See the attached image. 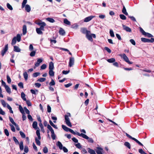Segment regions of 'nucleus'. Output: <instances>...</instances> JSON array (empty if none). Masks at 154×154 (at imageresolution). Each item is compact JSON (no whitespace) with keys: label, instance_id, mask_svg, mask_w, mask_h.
Returning a JSON list of instances; mask_svg holds the SVG:
<instances>
[{"label":"nucleus","instance_id":"2","mask_svg":"<svg viewBox=\"0 0 154 154\" xmlns=\"http://www.w3.org/2000/svg\"><path fill=\"white\" fill-rule=\"evenodd\" d=\"M36 134L38 136V138L36 137L35 138V141L37 145L38 146L40 145V142L39 140L41 139V137L40 136V133L39 130H37L36 131Z\"/></svg>","mask_w":154,"mask_h":154},{"label":"nucleus","instance_id":"39","mask_svg":"<svg viewBox=\"0 0 154 154\" xmlns=\"http://www.w3.org/2000/svg\"><path fill=\"white\" fill-rule=\"evenodd\" d=\"M23 75L25 80H27L28 79V75L27 72H25L23 73Z\"/></svg>","mask_w":154,"mask_h":154},{"label":"nucleus","instance_id":"6","mask_svg":"<svg viewBox=\"0 0 154 154\" xmlns=\"http://www.w3.org/2000/svg\"><path fill=\"white\" fill-rule=\"evenodd\" d=\"M119 56L122 58L127 63L129 64H132L133 63L132 62H130L128 58L126 56L125 54H120Z\"/></svg>","mask_w":154,"mask_h":154},{"label":"nucleus","instance_id":"18","mask_svg":"<svg viewBox=\"0 0 154 154\" xmlns=\"http://www.w3.org/2000/svg\"><path fill=\"white\" fill-rule=\"evenodd\" d=\"M59 34L62 35H64L65 34V32L64 29L62 28H60L59 31Z\"/></svg>","mask_w":154,"mask_h":154},{"label":"nucleus","instance_id":"54","mask_svg":"<svg viewBox=\"0 0 154 154\" xmlns=\"http://www.w3.org/2000/svg\"><path fill=\"white\" fill-rule=\"evenodd\" d=\"M7 81L8 83H10L11 82V79L8 75L7 76Z\"/></svg>","mask_w":154,"mask_h":154},{"label":"nucleus","instance_id":"8","mask_svg":"<svg viewBox=\"0 0 154 154\" xmlns=\"http://www.w3.org/2000/svg\"><path fill=\"white\" fill-rule=\"evenodd\" d=\"M19 109L20 112L22 114L23 120V121H24L25 120H26V116L25 115V114L23 109V108L21 105H19Z\"/></svg>","mask_w":154,"mask_h":154},{"label":"nucleus","instance_id":"45","mask_svg":"<svg viewBox=\"0 0 154 154\" xmlns=\"http://www.w3.org/2000/svg\"><path fill=\"white\" fill-rule=\"evenodd\" d=\"M51 137L53 140H55L56 139V135L54 134V131L51 132Z\"/></svg>","mask_w":154,"mask_h":154},{"label":"nucleus","instance_id":"58","mask_svg":"<svg viewBox=\"0 0 154 154\" xmlns=\"http://www.w3.org/2000/svg\"><path fill=\"white\" fill-rule=\"evenodd\" d=\"M134 140L136 142H137V143H138L141 146H143L142 143H141L136 138H135Z\"/></svg>","mask_w":154,"mask_h":154},{"label":"nucleus","instance_id":"37","mask_svg":"<svg viewBox=\"0 0 154 154\" xmlns=\"http://www.w3.org/2000/svg\"><path fill=\"white\" fill-rule=\"evenodd\" d=\"M49 123L54 128H55V129H57V126H56V125H55L53 123V122H52V121L50 120L49 121Z\"/></svg>","mask_w":154,"mask_h":154},{"label":"nucleus","instance_id":"16","mask_svg":"<svg viewBox=\"0 0 154 154\" xmlns=\"http://www.w3.org/2000/svg\"><path fill=\"white\" fill-rule=\"evenodd\" d=\"M42 30H44V29L42 28H41V27L39 28H37L36 29V32L38 34L42 35L43 34V32Z\"/></svg>","mask_w":154,"mask_h":154},{"label":"nucleus","instance_id":"52","mask_svg":"<svg viewBox=\"0 0 154 154\" xmlns=\"http://www.w3.org/2000/svg\"><path fill=\"white\" fill-rule=\"evenodd\" d=\"M119 17L122 20H125L126 19V17L123 14H120Z\"/></svg>","mask_w":154,"mask_h":154},{"label":"nucleus","instance_id":"47","mask_svg":"<svg viewBox=\"0 0 154 154\" xmlns=\"http://www.w3.org/2000/svg\"><path fill=\"white\" fill-rule=\"evenodd\" d=\"M40 74V73L38 72H36L32 74V76L33 77H36L38 76Z\"/></svg>","mask_w":154,"mask_h":154},{"label":"nucleus","instance_id":"31","mask_svg":"<svg viewBox=\"0 0 154 154\" xmlns=\"http://www.w3.org/2000/svg\"><path fill=\"white\" fill-rule=\"evenodd\" d=\"M49 74L50 76H54V73L53 71V70L49 69Z\"/></svg>","mask_w":154,"mask_h":154},{"label":"nucleus","instance_id":"50","mask_svg":"<svg viewBox=\"0 0 154 154\" xmlns=\"http://www.w3.org/2000/svg\"><path fill=\"white\" fill-rule=\"evenodd\" d=\"M7 6L8 9L11 10H13V8L12 6L8 3L7 4Z\"/></svg>","mask_w":154,"mask_h":154},{"label":"nucleus","instance_id":"53","mask_svg":"<svg viewBox=\"0 0 154 154\" xmlns=\"http://www.w3.org/2000/svg\"><path fill=\"white\" fill-rule=\"evenodd\" d=\"M1 102L3 106L4 107H5L6 106V105H7V104L5 102V101L3 100H2Z\"/></svg>","mask_w":154,"mask_h":154},{"label":"nucleus","instance_id":"35","mask_svg":"<svg viewBox=\"0 0 154 154\" xmlns=\"http://www.w3.org/2000/svg\"><path fill=\"white\" fill-rule=\"evenodd\" d=\"M5 88L7 92L9 94H10L11 93V89L9 87L7 86Z\"/></svg>","mask_w":154,"mask_h":154},{"label":"nucleus","instance_id":"23","mask_svg":"<svg viewBox=\"0 0 154 154\" xmlns=\"http://www.w3.org/2000/svg\"><path fill=\"white\" fill-rule=\"evenodd\" d=\"M57 145L59 147L60 149L61 150L62 149V148L63 147L62 144L60 142L58 141L57 143Z\"/></svg>","mask_w":154,"mask_h":154},{"label":"nucleus","instance_id":"40","mask_svg":"<svg viewBox=\"0 0 154 154\" xmlns=\"http://www.w3.org/2000/svg\"><path fill=\"white\" fill-rule=\"evenodd\" d=\"M124 145L129 149H131L130 144L128 142H126L124 143Z\"/></svg>","mask_w":154,"mask_h":154},{"label":"nucleus","instance_id":"7","mask_svg":"<svg viewBox=\"0 0 154 154\" xmlns=\"http://www.w3.org/2000/svg\"><path fill=\"white\" fill-rule=\"evenodd\" d=\"M27 1V0H23L22 3L21 8H22L25 7V10L27 12H29V5H26Z\"/></svg>","mask_w":154,"mask_h":154},{"label":"nucleus","instance_id":"21","mask_svg":"<svg viewBox=\"0 0 154 154\" xmlns=\"http://www.w3.org/2000/svg\"><path fill=\"white\" fill-rule=\"evenodd\" d=\"M90 33H87L86 35V38L88 39V40L92 41L93 40V39L92 37L91 34L90 35Z\"/></svg>","mask_w":154,"mask_h":154},{"label":"nucleus","instance_id":"30","mask_svg":"<svg viewBox=\"0 0 154 154\" xmlns=\"http://www.w3.org/2000/svg\"><path fill=\"white\" fill-rule=\"evenodd\" d=\"M63 23L67 25H70V22L67 19L65 18L63 20Z\"/></svg>","mask_w":154,"mask_h":154},{"label":"nucleus","instance_id":"62","mask_svg":"<svg viewBox=\"0 0 154 154\" xmlns=\"http://www.w3.org/2000/svg\"><path fill=\"white\" fill-rule=\"evenodd\" d=\"M75 145L76 147L79 149H80L82 147L81 144L79 143H78L77 144H75Z\"/></svg>","mask_w":154,"mask_h":154},{"label":"nucleus","instance_id":"49","mask_svg":"<svg viewBox=\"0 0 154 154\" xmlns=\"http://www.w3.org/2000/svg\"><path fill=\"white\" fill-rule=\"evenodd\" d=\"M9 120L14 125H16V123L14 122V120L12 118L10 117H9Z\"/></svg>","mask_w":154,"mask_h":154},{"label":"nucleus","instance_id":"38","mask_svg":"<svg viewBox=\"0 0 154 154\" xmlns=\"http://www.w3.org/2000/svg\"><path fill=\"white\" fill-rule=\"evenodd\" d=\"M30 91L33 94H36L38 92V91L37 90H34L33 89H31Z\"/></svg>","mask_w":154,"mask_h":154},{"label":"nucleus","instance_id":"25","mask_svg":"<svg viewBox=\"0 0 154 154\" xmlns=\"http://www.w3.org/2000/svg\"><path fill=\"white\" fill-rule=\"evenodd\" d=\"M14 50L16 52H20L21 50L18 46H15L14 47Z\"/></svg>","mask_w":154,"mask_h":154},{"label":"nucleus","instance_id":"33","mask_svg":"<svg viewBox=\"0 0 154 154\" xmlns=\"http://www.w3.org/2000/svg\"><path fill=\"white\" fill-rule=\"evenodd\" d=\"M19 144L20 149V150H23L24 148L23 142L22 141H21Z\"/></svg>","mask_w":154,"mask_h":154},{"label":"nucleus","instance_id":"61","mask_svg":"<svg viewBox=\"0 0 154 154\" xmlns=\"http://www.w3.org/2000/svg\"><path fill=\"white\" fill-rule=\"evenodd\" d=\"M139 152L141 154H147L145 153L142 149H140L139 150Z\"/></svg>","mask_w":154,"mask_h":154},{"label":"nucleus","instance_id":"9","mask_svg":"<svg viewBox=\"0 0 154 154\" xmlns=\"http://www.w3.org/2000/svg\"><path fill=\"white\" fill-rule=\"evenodd\" d=\"M8 50V45L7 44L5 47V48L1 51V54L2 56H3Z\"/></svg>","mask_w":154,"mask_h":154},{"label":"nucleus","instance_id":"15","mask_svg":"<svg viewBox=\"0 0 154 154\" xmlns=\"http://www.w3.org/2000/svg\"><path fill=\"white\" fill-rule=\"evenodd\" d=\"M43 61V59L42 58H38L37 59V62L35 63V66L36 67L38 66Z\"/></svg>","mask_w":154,"mask_h":154},{"label":"nucleus","instance_id":"56","mask_svg":"<svg viewBox=\"0 0 154 154\" xmlns=\"http://www.w3.org/2000/svg\"><path fill=\"white\" fill-rule=\"evenodd\" d=\"M34 85L36 87L39 88L41 86V85L40 83H36L34 84Z\"/></svg>","mask_w":154,"mask_h":154},{"label":"nucleus","instance_id":"10","mask_svg":"<svg viewBox=\"0 0 154 154\" xmlns=\"http://www.w3.org/2000/svg\"><path fill=\"white\" fill-rule=\"evenodd\" d=\"M96 151L97 154H103V149L100 147H97Z\"/></svg>","mask_w":154,"mask_h":154},{"label":"nucleus","instance_id":"41","mask_svg":"<svg viewBox=\"0 0 154 154\" xmlns=\"http://www.w3.org/2000/svg\"><path fill=\"white\" fill-rule=\"evenodd\" d=\"M108 62L110 63L114 62L115 61V59L114 58H111L107 60Z\"/></svg>","mask_w":154,"mask_h":154},{"label":"nucleus","instance_id":"43","mask_svg":"<svg viewBox=\"0 0 154 154\" xmlns=\"http://www.w3.org/2000/svg\"><path fill=\"white\" fill-rule=\"evenodd\" d=\"M47 128L50 131L51 133L54 131L51 127L48 124L47 125Z\"/></svg>","mask_w":154,"mask_h":154},{"label":"nucleus","instance_id":"29","mask_svg":"<svg viewBox=\"0 0 154 154\" xmlns=\"http://www.w3.org/2000/svg\"><path fill=\"white\" fill-rule=\"evenodd\" d=\"M88 151L90 154H96L95 151L90 148L88 149Z\"/></svg>","mask_w":154,"mask_h":154},{"label":"nucleus","instance_id":"42","mask_svg":"<svg viewBox=\"0 0 154 154\" xmlns=\"http://www.w3.org/2000/svg\"><path fill=\"white\" fill-rule=\"evenodd\" d=\"M46 80V79L44 78H42L39 79L37 81L40 82H43L45 81Z\"/></svg>","mask_w":154,"mask_h":154},{"label":"nucleus","instance_id":"4","mask_svg":"<svg viewBox=\"0 0 154 154\" xmlns=\"http://www.w3.org/2000/svg\"><path fill=\"white\" fill-rule=\"evenodd\" d=\"M139 28L140 32L143 35L149 38H152L153 37V36L152 35L149 33L146 32L141 27H140Z\"/></svg>","mask_w":154,"mask_h":154},{"label":"nucleus","instance_id":"64","mask_svg":"<svg viewBox=\"0 0 154 154\" xmlns=\"http://www.w3.org/2000/svg\"><path fill=\"white\" fill-rule=\"evenodd\" d=\"M28 147L27 146H25L24 149V152L26 153H27L28 152Z\"/></svg>","mask_w":154,"mask_h":154},{"label":"nucleus","instance_id":"51","mask_svg":"<svg viewBox=\"0 0 154 154\" xmlns=\"http://www.w3.org/2000/svg\"><path fill=\"white\" fill-rule=\"evenodd\" d=\"M48 148L47 147H45L43 149V152L45 153H47L48 152Z\"/></svg>","mask_w":154,"mask_h":154},{"label":"nucleus","instance_id":"12","mask_svg":"<svg viewBox=\"0 0 154 154\" xmlns=\"http://www.w3.org/2000/svg\"><path fill=\"white\" fill-rule=\"evenodd\" d=\"M25 94L23 92L21 93V97L22 99L24 101H26L27 105L29 106V101L28 100L26 101V98H25Z\"/></svg>","mask_w":154,"mask_h":154},{"label":"nucleus","instance_id":"57","mask_svg":"<svg viewBox=\"0 0 154 154\" xmlns=\"http://www.w3.org/2000/svg\"><path fill=\"white\" fill-rule=\"evenodd\" d=\"M4 133H5V134L7 136H9V133L8 130L7 129H5Z\"/></svg>","mask_w":154,"mask_h":154},{"label":"nucleus","instance_id":"27","mask_svg":"<svg viewBox=\"0 0 154 154\" xmlns=\"http://www.w3.org/2000/svg\"><path fill=\"white\" fill-rule=\"evenodd\" d=\"M54 68L53 63L52 62H50L49 64V69L53 70Z\"/></svg>","mask_w":154,"mask_h":154},{"label":"nucleus","instance_id":"13","mask_svg":"<svg viewBox=\"0 0 154 154\" xmlns=\"http://www.w3.org/2000/svg\"><path fill=\"white\" fill-rule=\"evenodd\" d=\"M94 17V16H91L87 17H86L84 20V22H87L91 20Z\"/></svg>","mask_w":154,"mask_h":154},{"label":"nucleus","instance_id":"26","mask_svg":"<svg viewBox=\"0 0 154 154\" xmlns=\"http://www.w3.org/2000/svg\"><path fill=\"white\" fill-rule=\"evenodd\" d=\"M26 25H24L23 27V35H25L26 32Z\"/></svg>","mask_w":154,"mask_h":154},{"label":"nucleus","instance_id":"34","mask_svg":"<svg viewBox=\"0 0 154 154\" xmlns=\"http://www.w3.org/2000/svg\"><path fill=\"white\" fill-rule=\"evenodd\" d=\"M141 40L142 42H149V39L146 38H141Z\"/></svg>","mask_w":154,"mask_h":154},{"label":"nucleus","instance_id":"1","mask_svg":"<svg viewBox=\"0 0 154 154\" xmlns=\"http://www.w3.org/2000/svg\"><path fill=\"white\" fill-rule=\"evenodd\" d=\"M69 117H71V114L67 112V115L65 116V120L66 124L69 127H71L72 125L70 121V119Z\"/></svg>","mask_w":154,"mask_h":154},{"label":"nucleus","instance_id":"59","mask_svg":"<svg viewBox=\"0 0 154 154\" xmlns=\"http://www.w3.org/2000/svg\"><path fill=\"white\" fill-rule=\"evenodd\" d=\"M46 65L45 64H44L41 66V69H45L46 68Z\"/></svg>","mask_w":154,"mask_h":154},{"label":"nucleus","instance_id":"14","mask_svg":"<svg viewBox=\"0 0 154 154\" xmlns=\"http://www.w3.org/2000/svg\"><path fill=\"white\" fill-rule=\"evenodd\" d=\"M81 32L83 34H86V35L87 33H90V31H88L87 30L86 28H82L81 29Z\"/></svg>","mask_w":154,"mask_h":154},{"label":"nucleus","instance_id":"24","mask_svg":"<svg viewBox=\"0 0 154 154\" xmlns=\"http://www.w3.org/2000/svg\"><path fill=\"white\" fill-rule=\"evenodd\" d=\"M30 51H31V52L29 54V55L31 57H34L35 56L36 53V50L35 49L34 50Z\"/></svg>","mask_w":154,"mask_h":154},{"label":"nucleus","instance_id":"22","mask_svg":"<svg viewBox=\"0 0 154 154\" xmlns=\"http://www.w3.org/2000/svg\"><path fill=\"white\" fill-rule=\"evenodd\" d=\"M68 131H69L71 133H72V134H73L74 135L76 134L79 136H80L78 135L79 134H80L79 133L77 132H75L72 130L70 128L69 129Z\"/></svg>","mask_w":154,"mask_h":154},{"label":"nucleus","instance_id":"32","mask_svg":"<svg viewBox=\"0 0 154 154\" xmlns=\"http://www.w3.org/2000/svg\"><path fill=\"white\" fill-rule=\"evenodd\" d=\"M17 40L16 37H14L12 40L11 43V45H15L16 43Z\"/></svg>","mask_w":154,"mask_h":154},{"label":"nucleus","instance_id":"46","mask_svg":"<svg viewBox=\"0 0 154 154\" xmlns=\"http://www.w3.org/2000/svg\"><path fill=\"white\" fill-rule=\"evenodd\" d=\"M13 140L14 142H15V143L16 144H19V143L18 141V140H17V139L15 137H13Z\"/></svg>","mask_w":154,"mask_h":154},{"label":"nucleus","instance_id":"28","mask_svg":"<svg viewBox=\"0 0 154 154\" xmlns=\"http://www.w3.org/2000/svg\"><path fill=\"white\" fill-rule=\"evenodd\" d=\"M46 20L48 21L51 23H53L55 22V20L53 18L50 17H48L46 18Z\"/></svg>","mask_w":154,"mask_h":154},{"label":"nucleus","instance_id":"55","mask_svg":"<svg viewBox=\"0 0 154 154\" xmlns=\"http://www.w3.org/2000/svg\"><path fill=\"white\" fill-rule=\"evenodd\" d=\"M20 134L22 137L24 138L26 137L25 135V134L24 133H23V132L21 131H20Z\"/></svg>","mask_w":154,"mask_h":154},{"label":"nucleus","instance_id":"20","mask_svg":"<svg viewBox=\"0 0 154 154\" xmlns=\"http://www.w3.org/2000/svg\"><path fill=\"white\" fill-rule=\"evenodd\" d=\"M122 5H123V8L122 10V12L125 15L127 16L128 15V13L126 11V9L125 8L123 4H122Z\"/></svg>","mask_w":154,"mask_h":154},{"label":"nucleus","instance_id":"19","mask_svg":"<svg viewBox=\"0 0 154 154\" xmlns=\"http://www.w3.org/2000/svg\"><path fill=\"white\" fill-rule=\"evenodd\" d=\"M32 125L33 128L35 129L36 130L38 129V130H39V128L37 127V123L36 122H33Z\"/></svg>","mask_w":154,"mask_h":154},{"label":"nucleus","instance_id":"36","mask_svg":"<svg viewBox=\"0 0 154 154\" xmlns=\"http://www.w3.org/2000/svg\"><path fill=\"white\" fill-rule=\"evenodd\" d=\"M62 127L63 129L66 131H68L69 128L67 127L66 126L64 125H62Z\"/></svg>","mask_w":154,"mask_h":154},{"label":"nucleus","instance_id":"63","mask_svg":"<svg viewBox=\"0 0 154 154\" xmlns=\"http://www.w3.org/2000/svg\"><path fill=\"white\" fill-rule=\"evenodd\" d=\"M5 113L4 111L2 109L0 108V114L3 115H5Z\"/></svg>","mask_w":154,"mask_h":154},{"label":"nucleus","instance_id":"17","mask_svg":"<svg viewBox=\"0 0 154 154\" xmlns=\"http://www.w3.org/2000/svg\"><path fill=\"white\" fill-rule=\"evenodd\" d=\"M122 26L124 30L127 32H131V29L129 27L126 26L125 25H123Z\"/></svg>","mask_w":154,"mask_h":154},{"label":"nucleus","instance_id":"11","mask_svg":"<svg viewBox=\"0 0 154 154\" xmlns=\"http://www.w3.org/2000/svg\"><path fill=\"white\" fill-rule=\"evenodd\" d=\"M74 59L73 57H71L69 59V66L70 67L72 66L74 64Z\"/></svg>","mask_w":154,"mask_h":154},{"label":"nucleus","instance_id":"48","mask_svg":"<svg viewBox=\"0 0 154 154\" xmlns=\"http://www.w3.org/2000/svg\"><path fill=\"white\" fill-rule=\"evenodd\" d=\"M49 85L50 86H53L55 85V82L53 79H52L51 82L49 83Z\"/></svg>","mask_w":154,"mask_h":154},{"label":"nucleus","instance_id":"44","mask_svg":"<svg viewBox=\"0 0 154 154\" xmlns=\"http://www.w3.org/2000/svg\"><path fill=\"white\" fill-rule=\"evenodd\" d=\"M17 38V40L18 42H19L21 40V36L19 34H18L17 35L16 37Z\"/></svg>","mask_w":154,"mask_h":154},{"label":"nucleus","instance_id":"3","mask_svg":"<svg viewBox=\"0 0 154 154\" xmlns=\"http://www.w3.org/2000/svg\"><path fill=\"white\" fill-rule=\"evenodd\" d=\"M78 135L80 136H81V137H82V138L87 140L88 142L91 143H94V141L93 139L91 138H89L85 134L82 133L81 134H79Z\"/></svg>","mask_w":154,"mask_h":154},{"label":"nucleus","instance_id":"60","mask_svg":"<svg viewBox=\"0 0 154 154\" xmlns=\"http://www.w3.org/2000/svg\"><path fill=\"white\" fill-rule=\"evenodd\" d=\"M109 33L110 34V36L112 37H114V32L112 30H110L109 31Z\"/></svg>","mask_w":154,"mask_h":154},{"label":"nucleus","instance_id":"5","mask_svg":"<svg viewBox=\"0 0 154 154\" xmlns=\"http://www.w3.org/2000/svg\"><path fill=\"white\" fill-rule=\"evenodd\" d=\"M35 23L38 25L40 26L41 28H44V26H46V24L44 22H42L41 20H36Z\"/></svg>","mask_w":154,"mask_h":154}]
</instances>
